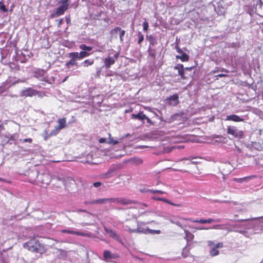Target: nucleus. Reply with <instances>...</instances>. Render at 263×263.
<instances>
[{
  "instance_id": "nucleus-59",
  "label": "nucleus",
  "mask_w": 263,
  "mask_h": 263,
  "mask_svg": "<svg viewBox=\"0 0 263 263\" xmlns=\"http://www.w3.org/2000/svg\"><path fill=\"white\" fill-rule=\"evenodd\" d=\"M221 71H225L226 72H229V71L228 70H227V69H222Z\"/></svg>"
},
{
  "instance_id": "nucleus-41",
  "label": "nucleus",
  "mask_w": 263,
  "mask_h": 263,
  "mask_svg": "<svg viewBox=\"0 0 263 263\" xmlns=\"http://www.w3.org/2000/svg\"><path fill=\"white\" fill-rule=\"evenodd\" d=\"M256 164L259 165L263 166V161H262V158H258L257 160H256Z\"/></svg>"
},
{
  "instance_id": "nucleus-20",
  "label": "nucleus",
  "mask_w": 263,
  "mask_h": 263,
  "mask_svg": "<svg viewBox=\"0 0 263 263\" xmlns=\"http://www.w3.org/2000/svg\"><path fill=\"white\" fill-rule=\"evenodd\" d=\"M136 201L125 198H119V203L123 205H128L135 203Z\"/></svg>"
},
{
  "instance_id": "nucleus-53",
  "label": "nucleus",
  "mask_w": 263,
  "mask_h": 263,
  "mask_svg": "<svg viewBox=\"0 0 263 263\" xmlns=\"http://www.w3.org/2000/svg\"><path fill=\"white\" fill-rule=\"evenodd\" d=\"M0 181H4V182H7V183H11L10 181H7L5 179H3V178H0Z\"/></svg>"
},
{
  "instance_id": "nucleus-35",
  "label": "nucleus",
  "mask_w": 263,
  "mask_h": 263,
  "mask_svg": "<svg viewBox=\"0 0 263 263\" xmlns=\"http://www.w3.org/2000/svg\"><path fill=\"white\" fill-rule=\"evenodd\" d=\"M0 9L3 12H7L8 11V9L6 8V6L2 2H0Z\"/></svg>"
},
{
  "instance_id": "nucleus-54",
  "label": "nucleus",
  "mask_w": 263,
  "mask_h": 263,
  "mask_svg": "<svg viewBox=\"0 0 263 263\" xmlns=\"http://www.w3.org/2000/svg\"><path fill=\"white\" fill-rule=\"evenodd\" d=\"M192 68H193L192 67H186L184 68V70L191 71Z\"/></svg>"
},
{
  "instance_id": "nucleus-11",
  "label": "nucleus",
  "mask_w": 263,
  "mask_h": 263,
  "mask_svg": "<svg viewBox=\"0 0 263 263\" xmlns=\"http://www.w3.org/2000/svg\"><path fill=\"white\" fill-rule=\"evenodd\" d=\"M39 91L35 89H33L30 87L27 88L24 90L22 92V96L25 97H32L36 96L38 93Z\"/></svg>"
},
{
  "instance_id": "nucleus-24",
  "label": "nucleus",
  "mask_w": 263,
  "mask_h": 263,
  "mask_svg": "<svg viewBox=\"0 0 263 263\" xmlns=\"http://www.w3.org/2000/svg\"><path fill=\"white\" fill-rule=\"evenodd\" d=\"M146 37L149 42L150 45L154 46L157 44L156 37L152 35L147 36Z\"/></svg>"
},
{
  "instance_id": "nucleus-47",
  "label": "nucleus",
  "mask_w": 263,
  "mask_h": 263,
  "mask_svg": "<svg viewBox=\"0 0 263 263\" xmlns=\"http://www.w3.org/2000/svg\"><path fill=\"white\" fill-rule=\"evenodd\" d=\"M51 135H50V133L48 134L47 132H46V135L44 137V139L45 140H46L48 138H49L50 137H51Z\"/></svg>"
},
{
  "instance_id": "nucleus-7",
  "label": "nucleus",
  "mask_w": 263,
  "mask_h": 263,
  "mask_svg": "<svg viewBox=\"0 0 263 263\" xmlns=\"http://www.w3.org/2000/svg\"><path fill=\"white\" fill-rule=\"evenodd\" d=\"M117 172L116 167L109 168L106 173L100 174V177L102 179H108L114 177Z\"/></svg>"
},
{
  "instance_id": "nucleus-30",
  "label": "nucleus",
  "mask_w": 263,
  "mask_h": 263,
  "mask_svg": "<svg viewBox=\"0 0 263 263\" xmlns=\"http://www.w3.org/2000/svg\"><path fill=\"white\" fill-rule=\"evenodd\" d=\"M90 53L85 51H82L79 53V60L82 59L85 57H87L90 55Z\"/></svg>"
},
{
  "instance_id": "nucleus-60",
  "label": "nucleus",
  "mask_w": 263,
  "mask_h": 263,
  "mask_svg": "<svg viewBox=\"0 0 263 263\" xmlns=\"http://www.w3.org/2000/svg\"><path fill=\"white\" fill-rule=\"evenodd\" d=\"M138 161H139V163H142V160H141V159H138Z\"/></svg>"
},
{
  "instance_id": "nucleus-5",
  "label": "nucleus",
  "mask_w": 263,
  "mask_h": 263,
  "mask_svg": "<svg viewBox=\"0 0 263 263\" xmlns=\"http://www.w3.org/2000/svg\"><path fill=\"white\" fill-rule=\"evenodd\" d=\"M118 57L119 55L118 53L115 54L113 57H110V54L109 53L108 57L104 60V63L106 68H110V66L115 63V61L117 60Z\"/></svg>"
},
{
  "instance_id": "nucleus-37",
  "label": "nucleus",
  "mask_w": 263,
  "mask_h": 263,
  "mask_svg": "<svg viewBox=\"0 0 263 263\" xmlns=\"http://www.w3.org/2000/svg\"><path fill=\"white\" fill-rule=\"evenodd\" d=\"M148 192H149L151 193H159V194H164L165 192L163 191H161V190H149L147 191Z\"/></svg>"
},
{
  "instance_id": "nucleus-13",
  "label": "nucleus",
  "mask_w": 263,
  "mask_h": 263,
  "mask_svg": "<svg viewBox=\"0 0 263 263\" xmlns=\"http://www.w3.org/2000/svg\"><path fill=\"white\" fill-rule=\"evenodd\" d=\"M167 100L169 101L168 104L170 105L176 106L179 103V97L177 93L174 94L170 96L167 99Z\"/></svg>"
},
{
  "instance_id": "nucleus-2",
  "label": "nucleus",
  "mask_w": 263,
  "mask_h": 263,
  "mask_svg": "<svg viewBox=\"0 0 263 263\" xmlns=\"http://www.w3.org/2000/svg\"><path fill=\"white\" fill-rule=\"evenodd\" d=\"M124 228L125 231L130 233H146V230H140L139 222L135 219L127 220Z\"/></svg>"
},
{
  "instance_id": "nucleus-46",
  "label": "nucleus",
  "mask_w": 263,
  "mask_h": 263,
  "mask_svg": "<svg viewBox=\"0 0 263 263\" xmlns=\"http://www.w3.org/2000/svg\"><path fill=\"white\" fill-rule=\"evenodd\" d=\"M223 243L222 242H219L218 243H217L215 247L218 249V248H222L223 247Z\"/></svg>"
},
{
  "instance_id": "nucleus-64",
  "label": "nucleus",
  "mask_w": 263,
  "mask_h": 263,
  "mask_svg": "<svg viewBox=\"0 0 263 263\" xmlns=\"http://www.w3.org/2000/svg\"><path fill=\"white\" fill-rule=\"evenodd\" d=\"M12 11V8L10 9V11L11 12Z\"/></svg>"
},
{
  "instance_id": "nucleus-51",
  "label": "nucleus",
  "mask_w": 263,
  "mask_h": 263,
  "mask_svg": "<svg viewBox=\"0 0 263 263\" xmlns=\"http://www.w3.org/2000/svg\"><path fill=\"white\" fill-rule=\"evenodd\" d=\"M99 142L100 143H104L106 142V139L105 138H100L99 140Z\"/></svg>"
},
{
  "instance_id": "nucleus-23",
  "label": "nucleus",
  "mask_w": 263,
  "mask_h": 263,
  "mask_svg": "<svg viewBox=\"0 0 263 263\" xmlns=\"http://www.w3.org/2000/svg\"><path fill=\"white\" fill-rule=\"evenodd\" d=\"M253 177H254V176H250L245 177L241 178H234L233 179V180L236 182L242 183V182L247 181L249 179L253 178Z\"/></svg>"
},
{
  "instance_id": "nucleus-56",
  "label": "nucleus",
  "mask_w": 263,
  "mask_h": 263,
  "mask_svg": "<svg viewBox=\"0 0 263 263\" xmlns=\"http://www.w3.org/2000/svg\"><path fill=\"white\" fill-rule=\"evenodd\" d=\"M142 224V223H139V225H140V230H148V228H147V229L142 228H141V224Z\"/></svg>"
},
{
  "instance_id": "nucleus-14",
  "label": "nucleus",
  "mask_w": 263,
  "mask_h": 263,
  "mask_svg": "<svg viewBox=\"0 0 263 263\" xmlns=\"http://www.w3.org/2000/svg\"><path fill=\"white\" fill-rule=\"evenodd\" d=\"M175 69L178 70V74L179 76H180L181 79L185 80L187 79V77L185 76L184 74V68L183 67V64H178L174 67Z\"/></svg>"
},
{
  "instance_id": "nucleus-9",
  "label": "nucleus",
  "mask_w": 263,
  "mask_h": 263,
  "mask_svg": "<svg viewBox=\"0 0 263 263\" xmlns=\"http://www.w3.org/2000/svg\"><path fill=\"white\" fill-rule=\"evenodd\" d=\"M176 49L178 53L181 54V55H176L177 59H180L182 62H187L189 60V55L183 52L182 49L178 46H176Z\"/></svg>"
},
{
  "instance_id": "nucleus-38",
  "label": "nucleus",
  "mask_w": 263,
  "mask_h": 263,
  "mask_svg": "<svg viewBox=\"0 0 263 263\" xmlns=\"http://www.w3.org/2000/svg\"><path fill=\"white\" fill-rule=\"evenodd\" d=\"M142 25H143V30L145 31H147L148 30V26H149L148 22L146 21H144Z\"/></svg>"
},
{
  "instance_id": "nucleus-16",
  "label": "nucleus",
  "mask_w": 263,
  "mask_h": 263,
  "mask_svg": "<svg viewBox=\"0 0 263 263\" xmlns=\"http://www.w3.org/2000/svg\"><path fill=\"white\" fill-rule=\"evenodd\" d=\"M226 120H229V121H232L234 122H242V121H244V119L243 118L240 117L238 115H234V114L227 116Z\"/></svg>"
},
{
  "instance_id": "nucleus-31",
  "label": "nucleus",
  "mask_w": 263,
  "mask_h": 263,
  "mask_svg": "<svg viewBox=\"0 0 263 263\" xmlns=\"http://www.w3.org/2000/svg\"><path fill=\"white\" fill-rule=\"evenodd\" d=\"M61 130H60L57 126L55 127V128L52 130L50 133V135L51 136H56L58 134L60 133Z\"/></svg>"
},
{
  "instance_id": "nucleus-63",
  "label": "nucleus",
  "mask_w": 263,
  "mask_h": 263,
  "mask_svg": "<svg viewBox=\"0 0 263 263\" xmlns=\"http://www.w3.org/2000/svg\"><path fill=\"white\" fill-rule=\"evenodd\" d=\"M183 171H184V172H188V171H187V170H184Z\"/></svg>"
},
{
  "instance_id": "nucleus-26",
  "label": "nucleus",
  "mask_w": 263,
  "mask_h": 263,
  "mask_svg": "<svg viewBox=\"0 0 263 263\" xmlns=\"http://www.w3.org/2000/svg\"><path fill=\"white\" fill-rule=\"evenodd\" d=\"M74 65H77V63L76 62V60L72 59H71L66 64V66L68 68H70L71 66H73Z\"/></svg>"
},
{
  "instance_id": "nucleus-58",
  "label": "nucleus",
  "mask_w": 263,
  "mask_h": 263,
  "mask_svg": "<svg viewBox=\"0 0 263 263\" xmlns=\"http://www.w3.org/2000/svg\"><path fill=\"white\" fill-rule=\"evenodd\" d=\"M20 82H21L19 80L15 81L13 83V85L16 84V83H19Z\"/></svg>"
},
{
  "instance_id": "nucleus-10",
  "label": "nucleus",
  "mask_w": 263,
  "mask_h": 263,
  "mask_svg": "<svg viewBox=\"0 0 263 263\" xmlns=\"http://www.w3.org/2000/svg\"><path fill=\"white\" fill-rule=\"evenodd\" d=\"M193 223H211L213 222H220V219H213V218H208L207 219H200L199 220H190Z\"/></svg>"
},
{
  "instance_id": "nucleus-19",
  "label": "nucleus",
  "mask_w": 263,
  "mask_h": 263,
  "mask_svg": "<svg viewBox=\"0 0 263 263\" xmlns=\"http://www.w3.org/2000/svg\"><path fill=\"white\" fill-rule=\"evenodd\" d=\"M58 125L57 127L60 130L65 128L67 126L66 118H63L59 119L58 120Z\"/></svg>"
},
{
  "instance_id": "nucleus-17",
  "label": "nucleus",
  "mask_w": 263,
  "mask_h": 263,
  "mask_svg": "<svg viewBox=\"0 0 263 263\" xmlns=\"http://www.w3.org/2000/svg\"><path fill=\"white\" fill-rule=\"evenodd\" d=\"M103 257L105 259H116L118 257V255L112 254L110 251L105 250L103 252Z\"/></svg>"
},
{
  "instance_id": "nucleus-25",
  "label": "nucleus",
  "mask_w": 263,
  "mask_h": 263,
  "mask_svg": "<svg viewBox=\"0 0 263 263\" xmlns=\"http://www.w3.org/2000/svg\"><path fill=\"white\" fill-rule=\"evenodd\" d=\"M219 254V251L218 250V249L215 246L214 247L212 248L210 251V255L213 257L217 256Z\"/></svg>"
},
{
  "instance_id": "nucleus-40",
  "label": "nucleus",
  "mask_w": 263,
  "mask_h": 263,
  "mask_svg": "<svg viewBox=\"0 0 263 263\" xmlns=\"http://www.w3.org/2000/svg\"><path fill=\"white\" fill-rule=\"evenodd\" d=\"M65 19H66L67 24L70 25L71 24L70 15H66L65 17Z\"/></svg>"
},
{
  "instance_id": "nucleus-48",
  "label": "nucleus",
  "mask_w": 263,
  "mask_h": 263,
  "mask_svg": "<svg viewBox=\"0 0 263 263\" xmlns=\"http://www.w3.org/2000/svg\"><path fill=\"white\" fill-rule=\"evenodd\" d=\"M63 18H61L59 20V22H58V27L59 28H60L61 26V25L63 24Z\"/></svg>"
},
{
  "instance_id": "nucleus-28",
  "label": "nucleus",
  "mask_w": 263,
  "mask_h": 263,
  "mask_svg": "<svg viewBox=\"0 0 263 263\" xmlns=\"http://www.w3.org/2000/svg\"><path fill=\"white\" fill-rule=\"evenodd\" d=\"M68 57L69 58L74 60H76V59H79V53L78 52H70L68 54Z\"/></svg>"
},
{
  "instance_id": "nucleus-52",
  "label": "nucleus",
  "mask_w": 263,
  "mask_h": 263,
  "mask_svg": "<svg viewBox=\"0 0 263 263\" xmlns=\"http://www.w3.org/2000/svg\"><path fill=\"white\" fill-rule=\"evenodd\" d=\"M208 245L210 247H212L213 245H214V242L212 241H208Z\"/></svg>"
},
{
  "instance_id": "nucleus-29",
  "label": "nucleus",
  "mask_w": 263,
  "mask_h": 263,
  "mask_svg": "<svg viewBox=\"0 0 263 263\" xmlns=\"http://www.w3.org/2000/svg\"><path fill=\"white\" fill-rule=\"evenodd\" d=\"M94 63V61L93 60H85L83 63H82V65L84 66V67H87L88 66H90V65H92Z\"/></svg>"
},
{
  "instance_id": "nucleus-15",
  "label": "nucleus",
  "mask_w": 263,
  "mask_h": 263,
  "mask_svg": "<svg viewBox=\"0 0 263 263\" xmlns=\"http://www.w3.org/2000/svg\"><path fill=\"white\" fill-rule=\"evenodd\" d=\"M104 230H105V232L107 234H108L110 237H111L116 240H119L120 236L112 230H111L110 229L107 228H105Z\"/></svg>"
},
{
  "instance_id": "nucleus-6",
  "label": "nucleus",
  "mask_w": 263,
  "mask_h": 263,
  "mask_svg": "<svg viewBox=\"0 0 263 263\" xmlns=\"http://www.w3.org/2000/svg\"><path fill=\"white\" fill-rule=\"evenodd\" d=\"M62 233H68L70 234H74L78 236H86L87 237H90L91 235L89 233H85L83 232L75 231L71 230L63 229L61 231Z\"/></svg>"
},
{
  "instance_id": "nucleus-55",
  "label": "nucleus",
  "mask_w": 263,
  "mask_h": 263,
  "mask_svg": "<svg viewBox=\"0 0 263 263\" xmlns=\"http://www.w3.org/2000/svg\"><path fill=\"white\" fill-rule=\"evenodd\" d=\"M132 110H133V109H129V110H126L125 111V113L129 112L132 111Z\"/></svg>"
},
{
  "instance_id": "nucleus-36",
  "label": "nucleus",
  "mask_w": 263,
  "mask_h": 263,
  "mask_svg": "<svg viewBox=\"0 0 263 263\" xmlns=\"http://www.w3.org/2000/svg\"><path fill=\"white\" fill-rule=\"evenodd\" d=\"M146 230V233H149L151 234H159L161 233L160 231V230H151V229H149L148 230Z\"/></svg>"
},
{
  "instance_id": "nucleus-8",
  "label": "nucleus",
  "mask_w": 263,
  "mask_h": 263,
  "mask_svg": "<svg viewBox=\"0 0 263 263\" xmlns=\"http://www.w3.org/2000/svg\"><path fill=\"white\" fill-rule=\"evenodd\" d=\"M220 170L223 176L229 175L233 170V166L231 163H225L220 167Z\"/></svg>"
},
{
  "instance_id": "nucleus-42",
  "label": "nucleus",
  "mask_w": 263,
  "mask_h": 263,
  "mask_svg": "<svg viewBox=\"0 0 263 263\" xmlns=\"http://www.w3.org/2000/svg\"><path fill=\"white\" fill-rule=\"evenodd\" d=\"M32 139L30 138L24 139L22 140L23 143H26V142L32 143Z\"/></svg>"
},
{
  "instance_id": "nucleus-49",
  "label": "nucleus",
  "mask_w": 263,
  "mask_h": 263,
  "mask_svg": "<svg viewBox=\"0 0 263 263\" xmlns=\"http://www.w3.org/2000/svg\"><path fill=\"white\" fill-rule=\"evenodd\" d=\"M217 77V79H218V77H228V75L227 74H218L216 76Z\"/></svg>"
},
{
  "instance_id": "nucleus-50",
  "label": "nucleus",
  "mask_w": 263,
  "mask_h": 263,
  "mask_svg": "<svg viewBox=\"0 0 263 263\" xmlns=\"http://www.w3.org/2000/svg\"><path fill=\"white\" fill-rule=\"evenodd\" d=\"M145 120H146L147 123H148L151 124H153V123H152L151 120L148 117H147L146 116V118H145Z\"/></svg>"
},
{
  "instance_id": "nucleus-57",
  "label": "nucleus",
  "mask_w": 263,
  "mask_h": 263,
  "mask_svg": "<svg viewBox=\"0 0 263 263\" xmlns=\"http://www.w3.org/2000/svg\"><path fill=\"white\" fill-rule=\"evenodd\" d=\"M86 162H87L88 163H89V164H95L96 163L95 162L89 161L88 160L86 161Z\"/></svg>"
},
{
  "instance_id": "nucleus-18",
  "label": "nucleus",
  "mask_w": 263,
  "mask_h": 263,
  "mask_svg": "<svg viewBox=\"0 0 263 263\" xmlns=\"http://www.w3.org/2000/svg\"><path fill=\"white\" fill-rule=\"evenodd\" d=\"M132 119H137L140 121H144L146 118V115L143 114V111H140L138 114H132Z\"/></svg>"
},
{
  "instance_id": "nucleus-1",
  "label": "nucleus",
  "mask_w": 263,
  "mask_h": 263,
  "mask_svg": "<svg viewBox=\"0 0 263 263\" xmlns=\"http://www.w3.org/2000/svg\"><path fill=\"white\" fill-rule=\"evenodd\" d=\"M23 247L29 251L40 254L45 253L47 251L44 245L41 243L35 237L31 238L28 241L24 243Z\"/></svg>"
},
{
  "instance_id": "nucleus-27",
  "label": "nucleus",
  "mask_w": 263,
  "mask_h": 263,
  "mask_svg": "<svg viewBox=\"0 0 263 263\" xmlns=\"http://www.w3.org/2000/svg\"><path fill=\"white\" fill-rule=\"evenodd\" d=\"M79 48L85 51H90L92 48L90 46H88L85 44H81L80 45Z\"/></svg>"
},
{
  "instance_id": "nucleus-22",
  "label": "nucleus",
  "mask_w": 263,
  "mask_h": 263,
  "mask_svg": "<svg viewBox=\"0 0 263 263\" xmlns=\"http://www.w3.org/2000/svg\"><path fill=\"white\" fill-rule=\"evenodd\" d=\"M121 28L120 27H116L115 28L111 29L109 33L111 37L117 38V34L120 31Z\"/></svg>"
},
{
  "instance_id": "nucleus-34",
  "label": "nucleus",
  "mask_w": 263,
  "mask_h": 263,
  "mask_svg": "<svg viewBox=\"0 0 263 263\" xmlns=\"http://www.w3.org/2000/svg\"><path fill=\"white\" fill-rule=\"evenodd\" d=\"M109 140L108 141V143L109 144L115 145L118 143V141L114 140L113 138L111 137V135L110 134H109Z\"/></svg>"
},
{
  "instance_id": "nucleus-33",
  "label": "nucleus",
  "mask_w": 263,
  "mask_h": 263,
  "mask_svg": "<svg viewBox=\"0 0 263 263\" xmlns=\"http://www.w3.org/2000/svg\"><path fill=\"white\" fill-rule=\"evenodd\" d=\"M120 35V40L121 42L123 41V36L125 35V31L121 28L120 31L119 32Z\"/></svg>"
},
{
  "instance_id": "nucleus-21",
  "label": "nucleus",
  "mask_w": 263,
  "mask_h": 263,
  "mask_svg": "<svg viewBox=\"0 0 263 263\" xmlns=\"http://www.w3.org/2000/svg\"><path fill=\"white\" fill-rule=\"evenodd\" d=\"M108 202L107 198H102L98 200H95L91 201L89 202V204H102Z\"/></svg>"
},
{
  "instance_id": "nucleus-3",
  "label": "nucleus",
  "mask_w": 263,
  "mask_h": 263,
  "mask_svg": "<svg viewBox=\"0 0 263 263\" xmlns=\"http://www.w3.org/2000/svg\"><path fill=\"white\" fill-rule=\"evenodd\" d=\"M69 0H61L59 2L60 5L54 9L53 13L50 14V17L53 18L63 15L69 8Z\"/></svg>"
},
{
  "instance_id": "nucleus-39",
  "label": "nucleus",
  "mask_w": 263,
  "mask_h": 263,
  "mask_svg": "<svg viewBox=\"0 0 263 263\" xmlns=\"http://www.w3.org/2000/svg\"><path fill=\"white\" fill-rule=\"evenodd\" d=\"M108 202H116L119 203V198H107Z\"/></svg>"
},
{
  "instance_id": "nucleus-4",
  "label": "nucleus",
  "mask_w": 263,
  "mask_h": 263,
  "mask_svg": "<svg viewBox=\"0 0 263 263\" xmlns=\"http://www.w3.org/2000/svg\"><path fill=\"white\" fill-rule=\"evenodd\" d=\"M227 134L233 136L234 138H242L243 135L242 131L239 130L236 126H228Z\"/></svg>"
},
{
  "instance_id": "nucleus-44",
  "label": "nucleus",
  "mask_w": 263,
  "mask_h": 263,
  "mask_svg": "<svg viewBox=\"0 0 263 263\" xmlns=\"http://www.w3.org/2000/svg\"><path fill=\"white\" fill-rule=\"evenodd\" d=\"M183 163L186 165H191L193 164V162L190 160H185V161H184Z\"/></svg>"
},
{
  "instance_id": "nucleus-45",
  "label": "nucleus",
  "mask_w": 263,
  "mask_h": 263,
  "mask_svg": "<svg viewBox=\"0 0 263 263\" xmlns=\"http://www.w3.org/2000/svg\"><path fill=\"white\" fill-rule=\"evenodd\" d=\"M102 183L101 182H96L95 183H93V185L94 187H99L101 185Z\"/></svg>"
},
{
  "instance_id": "nucleus-12",
  "label": "nucleus",
  "mask_w": 263,
  "mask_h": 263,
  "mask_svg": "<svg viewBox=\"0 0 263 263\" xmlns=\"http://www.w3.org/2000/svg\"><path fill=\"white\" fill-rule=\"evenodd\" d=\"M152 198L156 201H163V202H164L170 205H173V206H177V207H181L182 206V204L173 203L171 200L165 199V198L157 197H152Z\"/></svg>"
},
{
  "instance_id": "nucleus-62",
  "label": "nucleus",
  "mask_w": 263,
  "mask_h": 263,
  "mask_svg": "<svg viewBox=\"0 0 263 263\" xmlns=\"http://www.w3.org/2000/svg\"><path fill=\"white\" fill-rule=\"evenodd\" d=\"M178 116H179V115H175L174 116V118H176V117H178Z\"/></svg>"
},
{
  "instance_id": "nucleus-43",
  "label": "nucleus",
  "mask_w": 263,
  "mask_h": 263,
  "mask_svg": "<svg viewBox=\"0 0 263 263\" xmlns=\"http://www.w3.org/2000/svg\"><path fill=\"white\" fill-rule=\"evenodd\" d=\"M7 138V140L5 142V144L8 143L10 140H13L14 139V136L13 135H11L10 137H6Z\"/></svg>"
},
{
  "instance_id": "nucleus-61",
  "label": "nucleus",
  "mask_w": 263,
  "mask_h": 263,
  "mask_svg": "<svg viewBox=\"0 0 263 263\" xmlns=\"http://www.w3.org/2000/svg\"><path fill=\"white\" fill-rule=\"evenodd\" d=\"M208 228H199V230H208Z\"/></svg>"
},
{
  "instance_id": "nucleus-32",
  "label": "nucleus",
  "mask_w": 263,
  "mask_h": 263,
  "mask_svg": "<svg viewBox=\"0 0 263 263\" xmlns=\"http://www.w3.org/2000/svg\"><path fill=\"white\" fill-rule=\"evenodd\" d=\"M138 44L140 45L141 43L144 40V35L142 34V33L141 32H139L138 33Z\"/></svg>"
}]
</instances>
